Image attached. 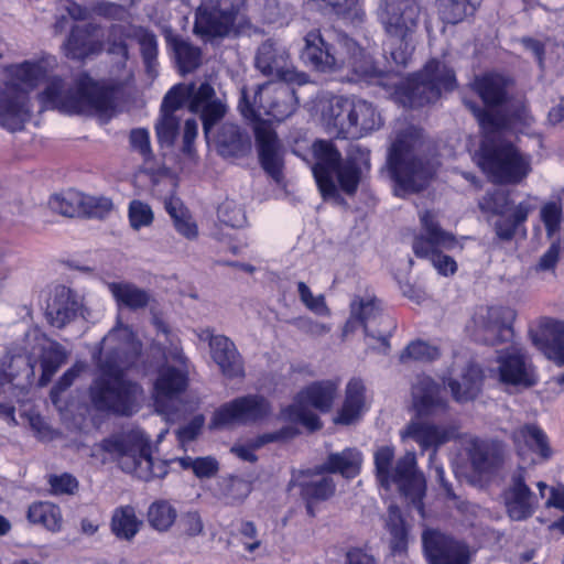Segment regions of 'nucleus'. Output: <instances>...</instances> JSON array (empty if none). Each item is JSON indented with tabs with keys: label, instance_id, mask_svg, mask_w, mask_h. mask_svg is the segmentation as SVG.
Here are the masks:
<instances>
[{
	"label": "nucleus",
	"instance_id": "obj_1",
	"mask_svg": "<svg viewBox=\"0 0 564 564\" xmlns=\"http://www.w3.org/2000/svg\"><path fill=\"white\" fill-rule=\"evenodd\" d=\"M141 348L132 329L119 319L102 338L97 361L99 375L89 388L90 401L97 411L121 416L137 411L142 388L127 379L124 370L137 360Z\"/></svg>",
	"mask_w": 564,
	"mask_h": 564
},
{
	"label": "nucleus",
	"instance_id": "obj_2",
	"mask_svg": "<svg viewBox=\"0 0 564 564\" xmlns=\"http://www.w3.org/2000/svg\"><path fill=\"white\" fill-rule=\"evenodd\" d=\"M121 88L119 83L97 82L87 74H79L73 80L53 77L39 95V100L44 109L109 119L116 110Z\"/></svg>",
	"mask_w": 564,
	"mask_h": 564
},
{
	"label": "nucleus",
	"instance_id": "obj_3",
	"mask_svg": "<svg viewBox=\"0 0 564 564\" xmlns=\"http://www.w3.org/2000/svg\"><path fill=\"white\" fill-rule=\"evenodd\" d=\"M430 144L421 129L408 127L401 131L389 152L391 174L404 192H420L433 174L427 159Z\"/></svg>",
	"mask_w": 564,
	"mask_h": 564
},
{
	"label": "nucleus",
	"instance_id": "obj_4",
	"mask_svg": "<svg viewBox=\"0 0 564 564\" xmlns=\"http://www.w3.org/2000/svg\"><path fill=\"white\" fill-rule=\"evenodd\" d=\"M395 449L391 445L378 446L373 452L375 475L378 484L389 490L397 485L410 500L413 508L423 517L422 499L425 495V479L416 468L414 452H406L394 464Z\"/></svg>",
	"mask_w": 564,
	"mask_h": 564
},
{
	"label": "nucleus",
	"instance_id": "obj_5",
	"mask_svg": "<svg viewBox=\"0 0 564 564\" xmlns=\"http://www.w3.org/2000/svg\"><path fill=\"white\" fill-rule=\"evenodd\" d=\"M99 447L117 460L123 471L144 481L163 478L167 474V463L153 459L150 438L140 430L106 438Z\"/></svg>",
	"mask_w": 564,
	"mask_h": 564
},
{
	"label": "nucleus",
	"instance_id": "obj_6",
	"mask_svg": "<svg viewBox=\"0 0 564 564\" xmlns=\"http://www.w3.org/2000/svg\"><path fill=\"white\" fill-rule=\"evenodd\" d=\"M313 151L316 160L313 174L323 198L337 200L340 197L334 176L343 192L354 195L361 178V170L356 161L350 158L343 161L340 152L329 141H316Z\"/></svg>",
	"mask_w": 564,
	"mask_h": 564
},
{
	"label": "nucleus",
	"instance_id": "obj_7",
	"mask_svg": "<svg viewBox=\"0 0 564 564\" xmlns=\"http://www.w3.org/2000/svg\"><path fill=\"white\" fill-rule=\"evenodd\" d=\"M377 14L387 35L400 42V47L391 51L392 59L405 66L413 51L410 40L420 24L419 0H381Z\"/></svg>",
	"mask_w": 564,
	"mask_h": 564
},
{
	"label": "nucleus",
	"instance_id": "obj_8",
	"mask_svg": "<svg viewBox=\"0 0 564 564\" xmlns=\"http://www.w3.org/2000/svg\"><path fill=\"white\" fill-rule=\"evenodd\" d=\"M455 84L453 69L432 59L421 72L395 87V99L405 108H420L436 101L442 90H452Z\"/></svg>",
	"mask_w": 564,
	"mask_h": 564
},
{
	"label": "nucleus",
	"instance_id": "obj_9",
	"mask_svg": "<svg viewBox=\"0 0 564 564\" xmlns=\"http://www.w3.org/2000/svg\"><path fill=\"white\" fill-rule=\"evenodd\" d=\"M479 164L497 184H520L532 171L531 156L506 140L485 141Z\"/></svg>",
	"mask_w": 564,
	"mask_h": 564
},
{
	"label": "nucleus",
	"instance_id": "obj_10",
	"mask_svg": "<svg viewBox=\"0 0 564 564\" xmlns=\"http://www.w3.org/2000/svg\"><path fill=\"white\" fill-rule=\"evenodd\" d=\"M364 326L367 351L387 355L390 350V337L397 325L392 317L381 313L375 296L355 295L350 303V317L345 324L344 333L352 332L355 324Z\"/></svg>",
	"mask_w": 564,
	"mask_h": 564
},
{
	"label": "nucleus",
	"instance_id": "obj_11",
	"mask_svg": "<svg viewBox=\"0 0 564 564\" xmlns=\"http://www.w3.org/2000/svg\"><path fill=\"white\" fill-rule=\"evenodd\" d=\"M422 231L415 236L412 245L414 254L417 258L429 259L440 274H454L457 270L455 260L443 253L444 250H451L457 245L456 237L444 230L436 216L430 212L420 214Z\"/></svg>",
	"mask_w": 564,
	"mask_h": 564
},
{
	"label": "nucleus",
	"instance_id": "obj_12",
	"mask_svg": "<svg viewBox=\"0 0 564 564\" xmlns=\"http://www.w3.org/2000/svg\"><path fill=\"white\" fill-rule=\"evenodd\" d=\"M337 389L338 384L330 380L315 382L302 390L294 402L282 410L281 415L286 421L302 423L311 431L318 430L322 427L321 421L310 411V406L322 412L329 411Z\"/></svg>",
	"mask_w": 564,
	"mask_h": 564
},
{
	"label": "nucleus",
	"instance_id": "obj_13",
	"mask_svg": "<svg viewBox=\"0 0 564 564\" xmlns=\"http://www.w3.org/2000/svg\"><path fill=\"white\" fill-rule=\"evenodd\" d=\"M246 0H203L195 14L194 32L205 41L228 36Z\"/></svg>",
	"mask_w": 564,
	"mask_h": 564
},
{
	"label": "nucleus",
	"instance_id": "obj_14",
	"mask_svg": "<svg viewBox=\"0 0 564 564\" xmlns=\"http://www.w3.org/2000/svg\"><path fill=\"white\" fill-rule=\"evenodd\" d=\"M254 66L262 75L286 84L302 86L308 83V76L294 67L288 50L271 39L258 47Z\"/></svg>",
	"mask_w": 564,
	"mask_h": 564
},
{
	"label": "nucleus",
	"instance_id": "obj_15",
	"mask_svg": "<svg viewBox=\"0 0 564 564\" xmlns=\"http://www.w3.org/2000/svg\"><path fill=\"white\" fill-rule=\"evenodd\" d=\"M513 313L502 306H480L473 316V336L485 345L510 341L513 336Z\"/></svg>",
	"mask_w": 564,
	"mask_h": 564
},
{
	"label": "nucleus",
	"instance_id": "obj_16",
	"mask_svg": "<svg viewBox=\"0 0 564 564\" xmlns=\"http://www.w3.org/2000/svg\"><path fill=\"white\" fill-rule=\"evenodd\" d=\"M271 413L270 402L261 394H247L234 399L217 409L212 419L214 427L230 424H252Z\"/></svg>",
	"mask_w": 564,
	"mask_h": 564
},
{
	"label": "nucleus",
	"instance_id": "obj_17",
	"mask_svg": "<svg viewBox=\"0 0 564 564\" xmlns=\"http://www.w3.org/2000/svg\"><path fill=\"white\" fill-rule=\"evenodd\" d=\"M174 87H185L188 94L175 96L180 99V105L188 106L191 112L199 113L205 134L217 123L226 113V105L216 97L215 89L209 83H202L198 87L195 84H178Z\"/></svg>",
	"mask_w": 564,
	"mask_h": 564
},
{
	"label": "nucleus",
	"instance_id": "obj_18",
	"mask_svg": "<svg viewBox=\"0 0 564 564\" xmlns=\"http://www.w3.org/2000/svg\"><path fill=\"white\" fill-rule=\"evenodd\" d=\"M423 551L429 564H469L468 546L435 529L422 533Z\"/></svg>",
	"mask_w": 564,
	"mask_h": 564
},
{
	"label": "nucleus",
	"instance_id": "obj_19",
	"mask_svg": "<svg viewBox=\"0 0 564 564\" xmlns=\"http://www.w3.org/2000/svg\"><path fill=\"white\" fill-rule=\"evenodd\" d=\"M305 46L302 50V61L323 73L340 70L344 63V50L338 45L327 42L319 30H312L305 35Z\"/></svg>",
	"mask_w": 564,
	"mask_h": 564
},
{
	"label": "nucleus",
	"instance_id": "obj_20",
	"mask_svg": "<svg viewBox=\"0 0 564 564\" xmlns=\"http://www.w3.org/2000/svg\"><path fill=\"white\" fill-rule=\"evenodd\" d=\"M506 514L511 521H525L539 506V499L525 482L524 470L519 469L512 476L501 494Z\"/></svg>",
	"mask_w": 564,
	"mask_h": 564
},
{
	"label": "nucleus",
	"instance_id": "obj_21",
	"mask_svg": "<svg viewBox=\"0 0 564 564\" xmlns=\"http://www.w3.org/2000/svg\"><path fill=\"white\" fill-rule=\"evenodd\" d=\"M32 110L26 90L12 83L0 86V127L10 132L24 129Z\"/></svg>",
	"mask_w": 564,
	"mask_h": 564
},
{
	"label": "nucleus",
	"instance_id": "obj_22",
	"mask_svg": "<svg viewBox=\"0 0 564 564\" xmlns=\"http://www.w3.org/2000/svg\"><path fill=\"white\" fill-rule=\"evenodd\" d=\"M444 388L426 375H419L412 384L411 395L419 417H432L447 412L448 402Z\"/></svg>",
	"mask_w": 564,
	"mask_h": 564
},
{
	"label": "nucleus",
	"instance_id": "obj_23",
	"mask_svg": "<svg viewBox=\"0 0 564 564\" xmlns=\"http://www.w3.org/2000/svg\"><path fill=\"white\" fill-rule=\"evenodd\" d=\"M498 364L499 379L502 383L521 388L535 384L532 366L520 347L511 346L501 351Z\"/></svg>",
	"mask_w": 564,
	"mask_h": 564
},
{
	"label": "nucleus",
	"instance_id": "obj_24",
	"mask_svg": "<svg viewBox=\"0 0 564 564\" xmlns=\"http://www.w3.org/2000/svg\"><path fill=\"white\" fill-rule=\"evenodd\" d=\"M340 46L344 50V63L340 70L351 73L350 80L379 83L382 72L379 70L370 56L350 37L341 36Z\"/></svg>",
	"mask_w": 564,
	"mask_h": 564
},
{
	"label": "nucleus",
	"instance_id": "obj_25",
	"mask_svg": "<svg viewBox=\"0 0 564 564\" xmlns=\"http://www.w3.org/2000/svg\"><path fill=\"white\" fill-rule=\"evenodd\" d=\"M286 83H265L263 89V115L276 121L289 118L296 109L297 97L295 90Z\"/></svg>",
	"mask_w": 564,
	"mask_h": 564
},
{
	"label": "nucleus",
	"instance_id": "obj_26",
	"mask_svg": "<svg viewBox=\"0 0 564 564\" xmlns=\"http://www.w3.org/2000/svg\"><path fill=\"white\" fill-rule=\"evenodd\" d=\"M457 436L454 425L442 426L423 422H411L402 437H410L419 444L422 451L432 449L430 462L436 456L437 448Z\"/></svg>",
	"mask_w": 564,
	"mask_h": 564
},
{
	"label": "nucleus",
	"instance_id": "obj_27",
	"mask_svg": "<svg viewBox=\"0 0 564 564\" xmlns=\"http://www.w3.org/2000/svg\"><path fill=\"white\" fill-rule=\"evenodd\" d=\"M322 122L328 134L351 139L352 98L333 97L322 110Z\"/></svg>",
	"mask_w": 564,
	"mask_h": 564
},
{
	"label": "nucleus",
	"instance_id": "obj_28",
	"mask_svg": "<svg viewBox=\"0 0 564 564\" xmlns=\"http://www.w3.org/2000/svg\"><path fill=\"white\" fill-rule=\"evenodd\" d=\"M209 349L213 360L226 378L245 377L242 358L230 338L224 335H210Z\"/></svg>",
	"mask_w": 564,
	"mask_h": 564
},
{
	"label": "nucleus",
	"instance_id": "obj_29",
	"mask_svg": "<svg viewBox=\"0 0 564 564\" xmlns=\"http://www.w3.org/2000/svg\"><path fill=\"white\" fill-rule=\"evenodd\" d=\"M256 142L262 169L276 183H280L283 180V158L276 134L268 128L258 127Z\"/></svg>",
	"mask_w": 564,
	"mask_h": 564
},
{
	"label": "nucleus",
	"instance_id": "obj_30",
	"mask_svg": "<svg viewBox=\"0 0 564 564\" xmlns=\"http://www.w3.org/2000/svg\"><path fill=\"white\" fill-rule=\"evenodd\" d=\"M154 388L156 411L164 415H170L173 410L170 403H174V397L185 390L186 376L181 369L170 366L165 367L160 371Z\"/></svg>",
	"mask_w": 564,
	"mask_h": 564
},
{
	"label": "nucleus",
	"instance_id": "obj_31",
	"mask_svg": "<svg viewBox=\"0 0 564 564\" xmlns=\"http://www.w3.org/2000/svg\"><path fill=\"white\" fill-rule=\"evenodd\" d=\"M187 88L172 87L164 96L161 105V117L155 124L158 140L161 144L172 145L180 130L181 118L176 116V111L182 109L180 99L175 96L186 95Z\"/></svg>",
	"mask_w": 564,
	"mask_h": 564
},
{
	"label": "nucleus",
	"instance_id": "obj_32",
	"mask_svg": "<svg viewBox=\"0 0 564 564\" xmlns=\"http://www.w3.org/2000/svg\"><path fill=\"white\" fill-rule=\"evenodd\" d=\"M534 345L551 360L564 365V322L546 319L540 335L533 336Z\"/></svg>",
	"mask_w": 564,
	"mask_h": 564
},
{
	"label": "nucleus",
	"instance_id": "obj_33",
	"mask_svg": "<svg viewBox=\"0 0 564 564\" xmlns=\"http://www.w3.org/2000/svg\"><path fill=\"white\" fill-rule=\"evenodd\" d=\"M80 308L82 302L76 293L61 286L56 290L53 302L47 306L46 316L53 326L62 328L77 316Z\"/></svg>",
	"mask_w": 564,
	"mask_h": 564
},
{
	"label": "nucleus",
	"instance_id": "obj_34",
	"mask_svg": "<svg viewBox=\"0 0 564 564\" xmlns=\"http://www.w3.org/2000/svg\"><path fill=\"white\" fill-rule=\"evenodd\" d=\"M217 148L224 158H243L251 151V140L238 126L225 123L217 134Z\"/></svg>",
	"mask_w": 564,
	"mask_h": 564
},
{
	"label": "nucleus",
	"instance_id": "obj_35",
	"mask_svg": "<svg viewBox=\"0 0 564 564\" xmlns=\"http://www.w3.org/2000/svg\"><path fill=\"white\" fill-rule=\"evenodd\" d=\"M95 29L93 24L75 25L63 45L65 55L73 59H84L89 55L99 54L104 50V43L89 40Z\"/></svg>",
	"mask_w": 564,
	"mask_h": 564
},
{
	"label": "nucleus",
	"instance_id": "obj_36",
	"mask_svg": "<svg viewBox=\"0 0 564 564\" xmlns=\"http://www.w3.org/2000/svg\"><path fill=\"white\" fill-rule=\"evenodd\" d=\"M107 288L119 308L140 311L145 308L152 300L148 290L139 288L132 282H108Z\"/></svg>",
	"mask_w": 564,
	"mask_h": 564
},
{
	"label": "nucleus",
	"instance_id": "obj_37",
	"mask_svg": "<svg viewBox=\"0 0 564 564\" xmlns=\"http://www.w3.org/2000/svg\"><path fill=\"white\" fill-rule=\"evenodd\" d=\"M366 387L360 379L354 378L346 386L345 400L334 422L350 425L361 417L365 410Z\"/></svg>",
	"mask_w": 564,
	"mask_h": 564
},
{
	"label": "nucleus",
	"instance_id": "obj_38",
	"mask_svg": "<svg viewBox=\"0 0 564 564\" xmlns=\"http://www.w3.org/2000/svg\"><path fill=\"white\" fill-rule=\"evenodd\" d=\"M324 471L310 475L301 473L292 481L301 488V496L305 501H324L335 492V482L330 476L323 475Z\"/></svg>",
	"mask_w": 564,
	"mask_h": 564
},
{
	"label": "nucleus",
	"instance_id": "obj_39",
	"mask_svg": "<svg viewBox=\"0 0 564 564\" xmlns=\"http://www.w3.org/2000/svg\"><path fill=\"white\" fill-rule=\"evenodd\" d=\"M510 80L496 73H488L476 77L474 89L487 106H500L508 99V86Z\"/></svg>",
	"mask_w": 564,
	"mask_h": 564
},
{
	"label": "nucleus",
	"instance_id": "obj_40",
	"mask_svg": "<svg viewBox=\"0 0 564 564\" xmlns=\"http://www.w3.org/2000/svg\"><path fill=\"white\" fill-rule=\"evenodd\" d=\"M362 464V454L356 447H347L341 452L330 453L323 465L321 471L340 474L350 479L359 475Z\"/></svg>",
	"mask_w": 564,
	"mask_h": 564
},
{
	"label": "nucleus",
	"instance_id": "obj_41",
	"mask_svg": "<svg viewBox=\"0 0 564 564\" xmlns=\"http://www.w3.org/2000/svg\"><path fill=\"white\" fill-rule=\"evenodd\" d=\"M482 382L481 369L475 364H467L460 375V380L449 379L448 387L453 399L459 403L474 400L480 391Z\"/></svg>",
	"mask_w": 564,
	"mask_h": 564
},
{
	"label": "nucleus",
	"instance_id": "obj_42",
	"mask_svg": "<svg viewBox=\"0 0 564 564\" xmlns=\"http://www.w3.org/2000/svg\"><path fill=\"white\" fill-rule=\"evenodd\" d=\"M352 124L351 139H358L379 129L382 120L371 102L352 98Z\"/></svg>",
	"mask_w": 564,
	"mask_h": 564
},
{
	"label": "nucleus",
	"instance_id": "obj_43",
	"mask_svg": "<svg viewBox=\"0 0 564 564\" xmlns=\"http://www.w3.org/2000/svg\"><path fill=\"white\" fill-rule=\"evenodd\" d=\"M384 525L390 534V550L393 555H403L408 551L409 530L397 505L388 507Z\"/></svg>",
	"mask_w": 564,
	"mask_h": 564
},
{
	"label": "nucleus",
	"instance_id": "obj_44",
	"mask_svg": "<svg viewBox=\"0 0 564 564\" xmlns=\"http://www.w3.org/2000/svg\"><path fill=\"white\" fill-rule=\"evenodd\" d=\"M9 80L17 87L26 90L29 95L39 82L45 76V68L40 62L24 61L20 64H12L6 68Z\"/></svg>",
	"mask_w": 564,
	"mask_h": 564
},
{
	"label": "nucleus",
	"instance_id": "obj_45",
	"mask_svg": "<svg viewBox=\"0 0 564 564\" xmlns=\"http://www.w3.org/2000/svg\"><path fill=\"white\" fill-rule=\"evenodd\" d=\"M26 518L30 523L42 525L53 533L59 532L63 517L59 507L50 501H36L29 506Z\"/></svg>",
	"mask_w": 564,
	"mask_h": 564
},
{
	"label": "nucleus",
	"instance_id": "obj_46",
	"mask_svg": "<svg viewBox=\"0 0 564 564\" xmlns=\"http://www.w3.org/2000/svg\"><path fill=\"white\" fill-rule=\"evenodd\" d=\"M299 431L293 426H284L279 431L264 433L256 437L252 442L246 445H235L231 447V452L245 462L253 463L257 460L254 451L264 446L265 444L286 441L297 435Z\"/></svg>",
	"mask_w": 564,
	"mask_h": 564
},
{
	"label": "nucleus",
	"instance_id": "obj_47",
	"mask_svg": "<svg viewBox=\"0 0 564 564\" xmlns=\"http://www.w3.org/2000/svg\"><path fill=\"white\" fill-rule=\"evenodd\" d=\"M67 356L66 349L57 341L51 340L42 348L40 360L42 375L39 379L40 386L44 387L51 381L62 365L66 362Z\"/></svg>",
	"mask_w": 564,
	"mask_h": 564
},
{
	"label": "nucleus",
	"instance_id": "obj_48",
	"mask_svg": "<svg viewBox=\"0 0 564 564\" xmlns=\"http://www.w3.org/2000/svg\"><path fill=\"white\" fill-rule=\"evenodd\" d=\"M142 522L138 520L134 508L123 506L117 508L111 518V530L121 540L131 541L140 530Z\"/></svg>",
	"mask_w": 564,
	"mask_h": 564
},
{
	"label": "nucleus",
	"instance_id": "obj_49",
	"mask_svg": "<svg viewBox=\"0 0 564 564\" xmlns=\"http://www.w3.org/2000/svg\"><path fill=\"white\" fill-rule=\"evenodd\" d=\"M139 45L147 74L154 78L158 75V40L156 36L142 28L133 29V35Z\"/></svg>",
	"mask_w": 564,
	"mask_h": 564
},
{
	"label": "nucleus",
	"instance_id": "obj_50",
	"mask_svg": "<svg viewBox=\"0 0 564 564\" xmlns=\"http://www.w3.org/2000/svg\"><path fill=\"white\" fill-rule=\"evenodd\" d=\"M262 101V85H257L252 88L242 86L240 89L238 109L246 119L254 121L260 119L263 115Z\"/></svg>",
	"mask_w": 564,
	"mask_h": 564
},
{
	"label": "nucleus",
	"instance_id": "obj_51",
	"mask_svg": "<svg viewBox=\"0 0 564 564\" xmlns=\"http://www.w3.org/2000/svg\"><path fill=\"white\" fill-rule=\"evenodd\" d=\"M532 206L527 202H521L512 210L509 217L500 216L495 224L496 235L501 240H511L516 234L517 227L527 220Z\"/></svg>",
	"mask_w": 564,
	"mask_h": 564
},
{
	"label": "nucleus",
	"instance_id": "obj_52",
	"mask_svg": "<svg viewBox=\"0 0 564 564\" xmlns=\"http://www.w3.org/2000/svg\"><path fill=\"white\" fill-rule=\"evenodd\" d=\"M513 436L514 438H523L528 446L543 459H549L552 456L549 437L539 426L534 424L523 425L514 432Z\"/></svg>",
	"mask_w": 564,
	"mask_h": 564
},
{
	"label": "nucleus",
	"instance_id": "obj_53",
	"mask_svg": "<svg viewBox=\"0 0 564 564\" xmlns=\"http://www.w3.org/2000/svg\"><path fill=\"white\" fill-rule=\"evenodd\" d=\"M171 43L182 73H189L199 66L200 50L198 47L181 37L173 39Z\"/></svg>",
	"mask_w": 564,
	"mask_h": 564
},
{
	"label": "nucleus",
	"instance_id": "obj_54",
	"mask_svg": "<svg viewBox=\"0 0 564 564\" xmlns=\"http://www.w3.org/2000/svg\"><path fill=\"white\" fill-rule=\"evenodd\" d=\"M467 453L474 469L479 473L489 471L496 463L492 448L478 438H471L468 442Z\"/></svg>",
	"mask_w": 564,
	"mask_h": 564
},
{
	"label": "nucleus",
	"instance_id": "obj_55",
	"mask_svg": "<svg viewBox=\"0 0 564 564\" xmlns=\"http://www.w3.org/2000/svg\"><path fill=\"white\" fill-rule=\"evenodd\" d=\"M440 18L445 23L456 24L473 13L475 8L468 0H436Z\"/></svg>",
	"mask_w": 564,
	"mask_h": 564
},
{
	"label": "nucleus",
	"instance_id": "obj_56",
	"mask_svg": "<svg viewBox=\"0 0 564 564\" xmlns=\"http://www.w3.org/2000/svg\"><path fill=\"white\" fill-rule=\"evenodd\" d=\"M133 35V31L120 24H112L107 34L106 44L107 53L118 55L123 62L129 57L128 45L126 40Z\"/></svg>",
	"mask_w": 564,
	"mask_h": 564
},
{
	"label": "nucleus",
	"instance_id": "obj_57",
	"mask_svg": "<svg viewBox=\"0 0 564 564\" xmlns=\"http://www.w3.org/2000/svg\"><path fill=\"white\" fill-rule=\"evenodd\" d=\"M176 519V510L166 501L153 502L148 511V520L158 531H166Z\"/></svg>",
	"mask_w": 564,
	"mask_h": 564
},
{
	"label": "nucleus",
	"instance_id": "obj_58",
	"mask_svg": "<svg viewBox=\"0 0 564 564\" xmlns=\"http://www.w3.org/2000/svg\"><path fill=\"white\" fill-rule=\"evenodd\" d=\"M479 208L484 213H490L492 215L506 216L511 206V199L509 192L505 189H495L487 192L479 200Z\"/></svg>",
	"mask_w": 564,
	"mask_h": 564
},
{
	"label": "nucleus",
	"instance_id": "obj_59",
	"mask_svg": "<svg viewBox=\"0 0 564 564\" xmlns=\"http://www.w3.org/2000/svg\"><path fill=\"white\" fill-rule=\"evenodd\" d=\"M441 356L440 349L436 346L430 345L423 340H416L410 343L402 354L400 360L405 362L409 359L416 361H433L438 359Z\"/></svg>",
	"mask_w": 564,
	"mask_h": 564
},
{
	"label": "nucleus",
	"instance_id": "obj_60",
	"mask_svg": "<svg viewBox=\"0 0 564 564\" xmlns=\"http://www.w3.org/2000/svg\"><path fill=\"white\" fill-rule=\"evenodd\" d=\"M78 204L83 214L96 218H104L113 207L111 199L104 196H82Z\"/></svg>",
	"mask_w": 564,
	"mask_h": 564
},
{
	"label": "nucleus",
	"instance_id": "obj_61",
	"mask_svg": "<svg viewBox=\"0 0 564 564\" xmlns=\"http://www.w3.org/2000/svg\"><path fill=\"white\" fill-rule=\"evenodd\" d=\"M217 215L220 223L231 228H241L247 221L243 209L234 200L223 202L218 207Z\"/></svg>",
	"mask_w": 564,
	"mask_h": 564
},
{
	"label": "nucleus",
	"instance_id": "obj_62",
	"mask_svg": "<svg viewBox=\"0 0 564 564\" xmlns=\"http://www.w3.org/2000/svg\"><path fill=\"white\" fill-rule=\"evenodd\" d=\"M465 105L476 117L479 126L484 131L488 133L496 132L502 127V118L491 112L490 110L481 109L473 101L465 100Z\"/></svg>",
	"mask_w": 564,
	"mask_h": 564
},
{
	"label": "nucleus",
	"instance_id": "obj_63",
	"mask_svg": "<svg viewBox=\"0 0 564 564\" xmlns=\"http://www.w3.org/2000/svg\"><path fill=\"white\" fill-rule=\"evenodd\" d=\"M129 219L134 229L149 226L153 220L152 209L141 200H132L129 205Z\"/></svg>",
	"mask_w": 564,
	"mask_h": 564
},
{
	"label": "nucleus",
	"instance_id": "obj_64",
	"mask_svg": "<svg viewBox=\"0 0 564 564\" xmlns=\"http://www.w3.org/2000/svg\"><path fill=\"white\" fill-rule=\"evenodd\" d=\"M80 197L79 195H70L69 197L54 195L51 197L48 204L54 212L66 217H74L80 210L78 204Z\"/></svg>",
	"mask_w": 564,
	"mask_h": 564
}]
</instances>
